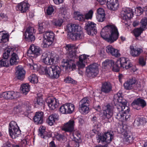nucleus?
Listing matches in <instances>:
<instances>
[{"label":"nucleus","instance_id":"obj_1","mask_svg":"<svg viewBox=\"0 0 147 147\" xmlns=\"http://www.w3.org/2000/svg\"><path fill=\"white\" fill-rule=\"evenodd\" d=\"M132 66V64L130 62L128 59L122 57L117 61L115 64L113 60H106L102 63V68L103 71H105L112 68L113 71L117 72L119 71L120 67L128 69Z\"/></svg>","mask_w":147,"mask_h":147},{"label":"nucleus","instance_id":"obj_2","mask_svg":"<svg viewBox=\"0 0 147 147\" xmlns=\"http://www.w3.org/2000/svg\"><path fill=\"white\" fill-rule=\"evenodd\" d=\"M100 35L102 37L107 41L112 43L117 39L119 33L117 29L115 26L108 25L102 28Z\"/></svg>","mask_w":147,"mask_h":147},{"label":"nucleus","instance_id":"obj_3","mask_svg":"<svg viewBox=\"0 0 147 147\" xmlns=\"http://www.w3.org/2000/svg\"><path fill=\"white\" fill-rule=\"evenodd\" d=\"M67 30L70 33L69 35L70 39L76 40L82 38L84 34L81 31V27L78 25L69 24L67 26Z\"/></svg>","mask_w":147,"mask_h":147},{"label":"nucleus","instance_id":"obj_4","mask_svg":"<svg viewBox=\"0 0 147 147\" xmlns=\"http://www.w3.org/2000/svg\"><path fill=\"white\" fill-rule=\"evenodd\" d=\"M41 69L47 77L52 79L58 78L61 71L59 66L55 65L48 67H42Z\"/></svg>","mask_w":147,"mask_h":147},{"label":"nucleus","instance_id":"obj_5","mask_svg":"<svg viewBox=\"0 0 147 147\" xmlns=\"http://www.w3.org/2000/svg\"><path fill=\"white\" fill-rule=\"evenodd\" d=\"M76 47L74 45L68 44L66 45V49L67 51V58L63 60H67L68 61L71 62L74 61L75 58H78L76 54Z\"/></svg>","mask_w":147,"mask_h":147},{"label":"nucleus","instance_id":"obj_6","mask_svg":"<svg viewBox=\"0 0 147 147\" xmlns=\"http://www.w3.org/2000/svg\"><path fill=\"white\" fill-rule=\"evenodd\" d=\"M43 36L45 39L42 45L44 48L48 47L52 44L55 38V34L52 32L47 31L43 34Z\"/></svg>","mask_w":147,"mask_h":147},{"label":"nucleus","instance_id":"obj_7","mask_svg":"<svg viewBox=\"0 0 147 147\" xmlns=\"http://www.w3.org/2000/svg\"><path fill=\"white\" fill-rule=\"evenodd\" d=\"M9 132L10 136L12 138H15L18 137L20 133L19 129L16 122L11 121L9 124Z\"/></svg>","mask_w":147,"mask_h":147},{"label":"nucleus","instance_id":"obj_8","mask_svg":"<svg viewBox=\"0 0 147 147\" xmlns=\"http://www.w3.org/2000/svg\"><path fill=\"white\" fill-rule=\"evenodd\" d=\"M99 65L96 63L90 65L86 67V72L88 76L89 77H94L96 76L99 72Z\"/></svg>","mask_w":147,"mask_h":147},{"label":"nucleus","instance_id":"obj_9","mask_svg":"<svg viewBox=\"0 0 147 147\" xmlns=\"http://www.w3.org/2000/svg\"><path fill=\"white\" fill-rule=\"evenodd\" d=\"M96 24L92 22L89 21L86 23L84 29L89 35L93 36L97 33Z\"/></svg>","mask_w":147,"mask_h":147},{"label":"nucleus","instance_id":"obj_10","mask_svg":"<svg viewBox=\"0 0 147 147\" xmlns=\"http://www.w3.org/2000/svg\"><path fill=\"white\" fill-rule=\"evenodd\" d=\"M96 138L98 143L105 142L107 144H108L111 142L112 139H113V136L110 132H107L104 134L98 135Z\"/></svg>","mask_w":147,"mask_h":147},{"label":"nucleus","instance_id":"obj_11","mask_svg":"<svg viewBox=\"0 0 147 147\" xmlns=\"http://www.w3.org/2000/svg\"><path fill=\"white\" fill-rule=\"evenodd\" d=\"M19 96V93L13 91H9L3 92L0 94V99L5 98L6 99H15Z\"/></svg>","mask_w":147,"mask_h":147},{"label":"nucleus","instance_id":"obj_12","mask_svg":"<svg viewBox=\"0 0 147 147\" xmlns=\"http://www.w3.org/2000/svg\"><path fill=\"white\" fill-rule=\"evenodd\" d=\"M27 53L30 57H34L40 55L42 53V50L39 47L33 45L30 46Z\"/></svg>","mask_w":147,"mask_h":147},{"label":"nucleus","instance_id":"obj_13","mask_svg":"<svg viewBox=\"0 0 147 147\" xmlns=\"http://www.w3.org/2000/svg\"><path fill=\"white\" fill-rule=\"evenodd\" d=\"M34 29L33 27L29 26L26 29L25 32V36L26 38L29 42H32L35 40L34 35Z\"/></svg>","mask_w":147,"mask_h":147},{"label":"nucleus","instance_id":"obj_14","mask_svg":"<svg viewBox=\"0 0 147 147\" xmlns=\"http://www.w3.org/2000/svg\"><path fill=\"white\" fill-rule=\"evenodd\" d=\"M133 11L130 8L124 9L121 12V16L123 20H129L133 17Z\"/></svg>","mask_w":147,"mask_h":147},{"label":"nucleus","instance_id":"obj_15","mask_svg":"<svg viewBox=\"0 0 147 147\" xmlns=\"http://www.w3.org/2000/svg\"><path fill=\"white\" fill-rule=\"evenodd\" d=\"M133 107L137 110L140 109V107L143 108L146 105L145 100L141 98H138L134 100L131 104Z\"/></svg>","mask_w":147,"mask_h":147},{"label":"nucleus","instance_id":"obj_16","mask_svg":"<svg viewBox=\"0 0 147 147\" xmlns=\"http://www.w3.org/2000/svg\"><path fill=\"white\" fill-rule=\"evenodd\" d=\"M30 6L28 2L23 1L18 4L16 8L17 11H19L22 13H25L28 10Z\"/></svg>","mask_w":147,"mask_h":147},{"label":"nucleus","instance_id":"obj_17","mask_svg":"<svg viewBox=\"0 0 147 147\" xmlns=\"http://www.w3.org/2000/svg\"><path fill=\"white\" fill-rule=\"evenodd\" d=\"M93 11L92 10H90L88 12L84 15L82 14L78 13L75 16V19L79 21H84L85 19H91L92 17Z\"/></svg>","mask_w":147,"mask_h":147},{"label":"nucleus","instance_id":"obj_18","mask_svg":"<svg viewBox=\"0 0 147 147\" xmlns=\"http://www.w3.org/2000/svg\"><path fill=\"white\" fill-rule=\"evenodd\" d=\"M74 120H70L64 125L62 128V130L66 132H72L74 130Z\"/></svg>","mask_w":147,"mask_h":147},{"label":"nucleus","instance_id":"obj_19","mask_svg":"<svg viewBox=\"0 0 147 147\" xmlns=\"http://www.w3.org/2000/svg\"><path fill=\"white\" fill-rule=\"evenodd\" d=\"M89 56L85 54L80 55L79 57V61L76 63V65L79 69L83 68L85 67V63H86L87 57Z\"/></svg>","mask_w":147,"mask_h":147},{"label":"nucleus","instance_id":"obj_20","mask_svg":"<svg viewBox=\"0 0 147 147\" xmlns=\"http://www.w3.org/2000/svg\"><path fill=\"white\" fill-rule=\"evenodd\" d=\"M46 102L50 109L54 110L58 107L59 103L58 100L55 98H50L47 100Z\"/></svg>","mask_w":147,"mask_h":147},{"label":"nucleus","instance_id":"obj_21","mask_svg":"<svg viewBox=\"0 0 147 147\" xmlns=\"http://www.w3.org/2000/svg\"><path fill=\"white\" fill-rule=\"evenodd\" d=\"M105 107L106 109L103 112L104 115L107 119H110L113 115L114 107L109 104L107 105Z\"/></svg>","mask_w":147,"mask_h":147},{"label":"nucleus","instance_id":"obj_22","mask_svg":"<svg viewBox=\"0 0 147 147\" xmlns=\"http://www.w3.org/2000/svg\"><path fill=\"white\" fill-rule=\"evenodd\" d=\"M107 4L109 9L112 10H116L118 7L117 0H107Z\"/></svg>","mask_w":147,"mask_h":147},{"label":"nucleus","instance_id":"obj_23","mask_svg":"<svg viewBox=\"0 0 147 147\" xmlns=\"http://www.w3.org/2000/svg\"><path fill=\"white\" fill-rule=\"evenodd\" d=\"M72 136V140L75 142V147H79V143L82 142L81 136L80 133L79 132L76 131L73 133Z\"/></svg>","mask_w":147,"mask_h":147},{"label":"nucleus","instance_id":"obj_24","mask_svg":"<svg viewBox=\"0 0 147 147\" xmlns=\"http://www.w3.org/2000/svg\"><path fill=\"white\" fill-rule=\"evenodd\" d=\"M43 113L36 112L34 116L33 119L36 124H42L43 122Z\"/></svg>","mask_w":147,"mask_h":147},{"label":"nucleus","instance_id":"obj_25","mask_svg":"<svg viewBox=\"0 0 147 147\" xmlns=\"http://www.w3.org/2000/svg\"><path fill=\"white\" fill-rule=\"evenodd\" d=\"M25 73L22 67L19 66L17 67L16 74L18 79L22 80L24 78Z\"/></svg>","mask_w":147,"mask_h":147},{"label":"nucleus","instance_id":"obj_26","mask_svg":"<svg viewBox=\"0 0 147 147\" xmlns=\"http://www.w3.org/2000/svg\"><path fill=\"white\" fill-rule=\"evenodd\" d=\"M46 128L44 126H41L39 129L38 135L41 138H47L51 136L50 134L45 131Z\"/></svg>","mask_w":147,"mask_h":147},{"label":"nucleus","instance_id":"obj_27","mask_svg":"<svg viewBox=\"0 0 147 147\" xmlns=\"http://www.w3.org/2000/svg\"><path fill=\"white\" fill-rule=\"evenodd\" d=\"M59 119V116L57 114H53L49 116L47 122L49 125L51 126L54 124L56 121L58 120Z\"/></svg>","mask_w":147,"mask_h":147},{"label":"nucleus","instance_id":"obj_28","mask_svg":"<svg viewBox=\"0 0 147 147\" xmlns=\"http://www.w3.org/2000/svg\"><path fill=\"white\" fill-rule=\"evenodd\" d=\"M136 81L135 79L132 78L127 81L124 84V87L126 90L132 89L135 84Z\"/></svg>","mask_w":147,"mask_h":147},{"label":"nucleus","instance_id":"obj_29","mask_svg":"<svg viewBox=\"0 0 147 147\" xmlns=\"http://www.w3.org/2000/svg\"><path fill=\"white\" fill-rule=\"evenodd\" d=\"M63 22V19L61 18L53 19L51 21L52 26L56 28L61 27L62 26Z\"/></svg>","mask_w":147,"mask_h":147},{"label":"nucleus","instance_id":"obj_30","mask_svg":"<svg viewBox=\"0 0 147 147\" xmlns=\"http://www.w3.org/2000/svg\"><path fill=\"white\" fill-rule=\"evenodd\" d=\"M102 92L107 93L110 92L112 90V86L110 83L105 82L102 84L101 88Z\"/></svg>","mask_w":147,"mask_h":147},{"label":"nucleus","instance_id":"obj_31","mask_svg":"<svg viewBox=\"0 0 147 147\" xmlns=\"http://www.w3.org/2000/svg\"><path fill=\"white\" fill-rule=\"evenodd\" d=\"M71 61H68L67 60H63L62 61V62L64 63V66L66 67L67 69H70L71 68L72 70L75 69H76V64L74 63V61L71 62L70 63Z\"/></svg>","mask_w":147,"mask_h":147},{"label":"nucleus","instance_id":"obj_32","mask_svg":"<svg viewBox=\"0 0 147 147\" xmlns=\"http://www.w3.org/2000/svg\"><path fill=\"white\" fill-rule=\"evenodd\" d=\"M11 53V57L9 61L10 64L11 65H16L18 63L17 60L19 58L17 54L14 52Z\"/></svg>","mask_w":147,"mask_h":147},{"label":"nucleus","instance_id":"obj_33","mask_svg":"<svg viewBox=\"0 0 147 147\" xmlns=\"http://www.w3.org/2000/svg\"><path fill=\"white\" fill-rule=\"evenodd\" d=\"M65 106L63 107V108H62V109L63 110V111H64V112L66 111L65 110L67 108L68 109V113L69 114L71 113L74 111L75 107L74 105L70 103H69L65 104Z\"/></svg>","mask_w":147,"mask_h":147},{"label":"nucleus","instance_id":"obj_34","mask_svg":"<svg viewBox=\"0 0 147 147\" xmlns=\"http://www.w3.org/2000/svg\"><path fill=\"white\" fill-rule=\"evenodd\" d=\"M131 54L134 57L138 56L142 52V50L140 48H131Z\"/></svg>","mask_w":147,"mask_h":147},{"label":"nucleus","instance_id":"obj_35","mask_svg":"<svg viewBox=\"0 0 147 147\" xmlns=\"http://www.w3.org/2000/svg\"><path fill=\"white\" fill-rule=\"evenodd\" d=\"M30 86L28 83L23 84L21 85L20 92L23 94L26 95L30 90Z\"/></svg>","mask_w":147,"mask_h":147},{"label":"nucleus","instance_id":"obj_36","mask_svg":"<svg viewBox=\"0 0 147 147\" xmlns=\"http://www.w3.org/2000/svg\"><path fill=\"white\" fill-rule=\"evenodd\" d=\"M34 102L35 105V106L36 107L44 106V102L41 97L37 98L34 100Z\"/></svg>","mask_w":147,"mask_h":147},{"label":"nucleus","instance_id":"obj_37","mask_svg":"<svg viewBox=\"0 0 147 147\" xmlns=\"http://www.w3.org/2000/svg\"><path fill=\"white\" fill-rule=\"evenodd\" d=\"M114 104L116 108L119 112H123L125 110H126V107H128L127 106H124L122 105V104H119L116 102H114Z\"/></svg>","mask_w":147,"mask_h":147},{"label":"nucleus","instance_id":"obj_38","mask_svg":"<svg viewBox=\"0 0 147 147\" xmlns=\"http://www.w3.org/2000/svg\"><path fill=\"white\" fill-rule=\"evenodd\" d=\"M91 121L93 126L96 127V128H100L101 127V124L98 121V118L96 116H93L91 119Z\"/></svg>","mask_w":147,"mask_h":147},{"label":"nucleus","instance_id":"obj_39","mask_svg":"<svg viewBox=\"0 0 147 147\" xmlns=\"http://www.w3.org/2000/svg\"><path fill=\"white\" fill-rule=\"evenodd\" d=\"M14 51L13 48L11 47L8 48L5 50V52L3 54V59L7 60L9 56V54L11 52V53Z\"/></svg>","mask_w":147,"mask_h":147},{"label":"nucleus","instance_id":"obj_40","mask_svg":"<svg viewBox=\"0 0 147 147\" xmlns=\"http://www.w3.org/2000/svg\"><path fill=\"white\" fill-rule=\"evenodd\" d=\"M123 135L125 137V140L129 143H131L134 139L132 135H129L127 132L126 131L124 133Z\"/></svg>","mask_w":147,"mask_h":147},{"label":"nucleus","instance_id":"obj_41","mask_svg":"<svg viewBox=\"0 0 147 147\" xmlns=\"http://www.w3.org/2000/svg\"><path fill=\"white\" fill-rule=\"evenodd\" d=\"M41 59L43 63L46 65H47L49 61H48L49 59H50V55H47L46 53H44L41 56Z\"/></svg>","mask_w":147,"mask_h":147},{"label":"nucleus","instance_id":"obj_42","mask_svg":"<svg viewBox=\"0 0 147 147\" xmlns=\"http://www.w3.org/2000/svg\"><path fill=\"white\" fill-rule=\"evenodd\" d=\"M125 108L126 109V110L124 111L123 113V121H127L129 120L130 119V114L129 113V108L128 107H126Z\"/></svg>","mask_w":147,"mask_h":147},{"label":"nucleus","instance_id":"obj_43","mask_svg":"<svg viewBox=\"0 0 147 147\" xmlns=\"http://www.w3.org/2000/svg\"><path fill=\"white\" fill-rule=\"evenodd\" d=\"M79 109L80 111L82 114H86L89 111V108L88 106L79 105Z\"/></svg>","mask_w":147,"mask_h":147},{"label":"nucleus","instance_id":"obj_44","mask_svg":"<svg viewBox=\"0 0 147 147\" xmlns=\"http://www.w3.org/2000/svg\"><path fill=\"white\" fill-rule=\"evenodd\" d=\"M90 101L87 98H85L81 100L79 103V105H83L89 106Z\"/></svg>","mask_w":147,"mask_h":147},{"label":"nucleus","instance_id":"obj_45","mask_svg":"<svg viewBox=\"0 0 147 147\" xmlns=\"http://www.w3.org/2000/svg\"><path fill=\"white\" fill-rule=\"evenodd\" d=\"M30 81L32 83H36L38 82V77L35 74H32L28 78Z\"/></svg>","mask_w":147,"mask_h":147},{"label":"nucleus","instance_id":"obj_46","mask_svg":"<svg viewBox=\"0 0 147 147\" xmlns=\"http://www.w3.org/2000/svg\"><path fill=\"white\" fill-rule=\"evenodd\" d=\"M123 95L121 91H119L117 94L114 96L113 100V102H116L118 100L123 97Z\"/></svg>","mask_w":147,"mask_h":147},{"label":"nucleus","instance_id":"obj_47","mask_svg":"<svg viewBox=\"0 0 147 147\" xmlns=\"http://www.w3.org/2000/svg\"><path fill=\"white\" fill-rule=\"evenodd\" d=\"M143 30L142 28H137L134 30V33L135 36L136 38V39H138L137 38L141 35Z\"/></svg>","mask_w":147,"mask_h":147},{"label":"nucleus","instance_id":"obj_48","mask_svg":"<svg viewBox=\"0 0 147 147\" xmlns=\"http://www.w3.org/2000/svg\"><path fill=\"white\" fill-rule=\"evenodd\" d=\"M8 36L6 34H3L1 36H0V43H5L8 41Z\"/></svg>","mask_w":147,"mask_h":147},{"label":"nucleus","instance_id":"obj_49","mask_svg":"<svg viewBox=\"0 0 147 147\" xmlns=\"http://www.w3.org/2000/svg\"><path fill=\"white\" fill-rule=\"evenodd\" d=\"M146 8L147 7H143V8L140 7H137L136 9H135L136 12H137L138 13L137 15H140L143 13V11H144V10H146Z\"/></svg>","mask_w":147,"mask_h":147},{"label":"nucleus","instance_id":"obj_50","mask_svg":"<svg viewBox=\"0 0 147 147\" xmlns=\"http://www.w3.org/2000/svg\"><path fill=\"white\" fill-rule=\"evenodd\" d=\"M64 80L65 82L66 83L75 84L76 83V82L75 80L69 77H66L64 79Z\"/></svg>","mask_w":147,"mask_h":147},{"label":"nucleus","instance_id":"obj_51","mask_svg":"<svg viewBox=\"0 0 147 147\" xmlns=\"http://www.w3.org/2000/svg\"><path fill=\"white\" fill-rule=\"evenodd\" d=\"M116 102L118 103L122 104V105L124 106H126V105L127 102L125 99L122 97L121 98L118 100Z\"/></svg>","mask_w":147,"mask_h":147},{"label":"nucleus","instance_id":"obj_52","mask_svg":"<svg viewBox=\"0 0 147 147\" xmlns=\"http://www.w3.org/2000/svg\"><path fill=\"white\" fill-rule=\"evenodd\" d=\"M123 112H119L117 113L116 115V118L119 120L120 121H123L124 118H123Z\"/></svg>","mask_w":147,"mask_h":147},{"label":"nucleus","instance_id":"obj_53","mask_svg":"<svg viewBox=\"0 0 147 147\" xmlns=\"http://www.w3.org/2000/svg\"><path fill=\"white\" fill-rule=\"evenodd\" d=\"M8 65L7 60L2 59L0 60V67L7 66Z\"/></svg>","mask_w":147,"mask_h":147},{"label":"nucleus","instance_id":"obj_54","mask_svg":"<svg viewBox=\"0 0 147 147\" xmlns=\"http://www.w3.org/2000/svg\"><path fill=\"white\" fill-rule=\"evenodd\" d=\"M141 23L142 24V27L143 29L146 28L147 25V18L145 17L142 18L141 20Z\"/></svg>","mask_w":147,"mask_h":147},{"label":"nucleus","instance_id":"obj_55","mask_svg":"<svg viewBox=\"0 0 147 147\" xmlns=\"http://www.w3.org/2000/svg\"><path fill=\"white\" fill-rule=\"evenodd\" d=\"M105 15L97 14L96 18L98 22H102L105 19Z\"/></svg>","mask_w":147,"mask_h":147},{"label":"nucleus","instance_id":"obj_56","mask_svg":"<svg viewBox=\"0 0 147 147\" xmlns=\"http://www.w3.org/2000/svg\"><path fill=\"white\" fill-rule=\"evenodd\" d=\"M114 48H113L112 46L109 45L106 47V51L108 54L112 55L113 51L114 50Z\"/></svg>","mask_w":147,"mask_h":147},{"label":"nucleus","instance_id":"obj_57","mask_svg":"<svg viewBox=\"0 0 147 147\" xmlns=\"http://www.w3.org/2000/svg\"><path fill=\"white\" fill-rule=\"evenodd\" d=\"M54 11V9L53 7L49 6L47 10V13L48 15H50L53 13Z\"/></svg>","mask_w":147,"mask_h":147},{"label":"nucleus","instance_id":"obj_58","mask_svg":"<svg viewBox=\"0 0 147 147\" xmlns=\"http://www.w3.org/2000/svg\"><path fill=\"white\" fill-rule=\"evenodd\" d=\"M50 57L51 58L49 59L48 61H49V62L47 64V65H51L55 64V57L50 55Z\"/></svg>","mask_w":147,"mask_h":147},{"label":"nucleus","instance_id":"obj_59","mask_svg":"<svg viewBox=\"0 0 147 147\" xmlns=\"http://www.w3.org/2000/svg\"><path fill=\"white\" fill-rule=\"evenodd\" d=\"M57 140L60 142H62L64 139L65 136L63 135L57 133L56 136Z\"/></svg>","mask_w":147,"mask_h":147},{"label":"nucleus","instance_id":"obj_60","mask_svg":"<svg viewBox=\"0 0 147 147\" xmlns=\"http://www.w3.org/2000/svg\"><path fill=\"white\" fill-rule=\"evenodd\" d=\"M112 55L115 56V57H118L120 56V54L119 53L118 50L114 49Z\"/></svg>","mask_w":147,"mask_h":147},{"label":"nucleus","instance_id":"obj_61","mask_svg":"<svg viewBox=\"0 0 147 147\" xmlns=\"http://www.w3.org/2000/svg\"><path fill=\"white\" fill-rule=\"evenodd\" d=\"M97 14L105 15L104 10L103 9L100 8L97 10Z\"/></svg>","mask_w":147,"mask_h":147},{"label":"nucleus","instance_id":"obj_62","mask_svg":"<svg viewBox=\"0 0 147 147\" xmlns=\"http://www.w3.org/2000/svg\"><path fill=\"white\" fill-rule=\"evenodd\" d=\"M139 118L140 123L141 125H143L146 123L147 122L146 119L143 117H138Z\"/></svg>","mask_w":147,"mask_h":147},{"label":"nucleus","instance_id":"obj_63","mask_svg":"<svg viewBox=\"0 0 147 147\" xmlns=\"http://www.w3.org/2000/svg\"><path fill=\"white\" fill-rule=\"evenodd\" d=\"M45 24V23L44 22H42L41 23H40L39 24V27H38V30L39 32H43V29H44V25Z\"/></svg>","mask_w":147,"mask_h":147},{"label":"nucleus","instance_id":"obj_64","mask_svg":"<svg viewBox=\"0 0 147 147\" xmlns=\"http://www.w3.org/2000/svg\"><path fill=\"white\" fill-rule=\"evenodd\" d=\"M139 121V118H137L134 122V126H138L141 125Z\"/></svg>","mask_w":147,"mask_h":147}]
</instances>
